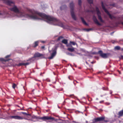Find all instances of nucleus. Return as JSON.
Masks as SVG:
<instances>
[{
	"label": "nucleus",
	"mask_w": 123,
	"mask_h": 123,
	"mask_svg": "<svg viewBox=\"0 0 123 123\" xmlns=\"http://www.w3.org/2000/svg\"><path fill=\"white\" fill-rule=\"evenodd\" d=\"M10 56V55H8L6 56L5 58H7L9 57Z\"/></svg>",
	"instance_id": "nucleus-34"
},
{
	"label": "nucleus",
	"mask_w": 123,
	"mask_h": 123,
	"mask_svg": "<svg viewBox=\"0 0 123 123\" xmlns=\"http://www.w3.org/2000/svg\"><path fill=\"white\" fill-rule=\"evenodd\" d=\"M101 6L103 10L105 11V12L109 15V18L111 19H112V16L109 13L108 11L106 9L104 5L103 2L102 1L101 2Z\"/></svg>",
	"instance_id": "nucleus-8"
},
{
	"label": "nucleus",
	"mask_w": 123,
	"mask_h": 123,
	"mask_svg": "<svg viewBox=\"0 0 123 123\" xmlns=\"http://www.w3.org/2000/svg\"><path fill=\"white\" fill-rule=\"evenodd\" d=\"M37 118L39 119L42 120L44 121H46L47 120H50L48 122L50 123H52L53 121L55 120L54 117L48 116H44L43 117H38Z\"/></svg>",
	"instance_id": "nucleus-3"
},
{
	"label": "nucleus",
	"mask_w": 123,
	"mask_h": 123,
	"mask_svg": "<svg viewBox=\"0 0 123 123\" xmlns=\"http://www.w3.org/2000/svg\"><path fill=\"white\" fill-rule=\"evenodd\" d=\"M95 119V118L93 119V122L92 123H96L97 122H95L94 121V120Z\"/></svg>",
	"instance_id": "nucleus-32"
},
{
	"label": "nucleus",
	"mask_w": 123,
	"mask_h": 123,
	"mask_svg": "<svg viewBox=\"0 0 123 123\" xmlns=\"http://www.w3.org/2000/svg\"><path fill=\"white\" fill-rule=\"evenodd\" d=\"M93 21L95 23L99 25H101V24L99 23L98 20H97L96 17L94 16H93L92 17Z\"/></svg>",
	"instance_id": "nucleus-11"
},
{
	"label": "nucleus",
	"mask_w": 123,
	"mask_h": 123,
	"mask_svg": "<svg viewBox=\"0 0 123 123\" xmlns=\"http://www.w3.org/2000/svg\"><path fill=\"white\" fill-rule=\"evenodd\" d=\"M120 50L121 51H123V48L121 49Z\"/></svg>",
	"instance_id": "nucleus-41"
},
{
	"label": "nucleus",
	"mask_w": 123,
	"mask_h": 123,
	"mask_svg": "<svg viewBox=\"0 0 123 123\" xmlns=\"http://www.w3.org/2000/svg\"><path fill=\"white\" fill-rule=\"evenodd\" d=\"M95 122L102 121V123H105L109 122V119L107 118H106L105 117H102L96 118H95L94 120Z\"/></svg>",
	"instance_id": "nucleus-6"
},
{
	"label": "nucleus",
	"mask_w": 123,
	"mask_h": 123,
	"mask_svg": "<svg viewBox=\"0 0 123 123\" xmlns=\"http://www.w3.org/2000/svg\"><path fill=\"white\" fill-rule=\"evenodd\" d=\"M70 7L71 9V14L72 18L74 20H77V18L74 11V4L73 2H72L70 4Z\"/></svg>",
	"instance_id": "nucleus-5"
},
{
	"label": "nucleus",
	"mask_w": 123,
	"mask_h": 123,
	"mask_svg": "<svg viewBox=\"0 0 123 123\" xmlns=\"http://www.w3.org/2000/svg\"><path fill=\"white\" fill-rule=\"evenodd\" d=\"M114 49L115 50H119L120 49V47L119 46H117L115 47Z\"/></svg>",
	"instance_id": "nucleus-19"
},
{
	"label": "nucleus",
	"mask_w": 123,
	"mask_h": 123,
	"mask_svg": "<svg viewBox=\"0 0 123 123\" xmlns=\"http://www.w3.org/2000/svg\"><path fill=\"white\" fill-rule=\"evenodd\" d=\"M70 43L71 45H74L76 44V43L75 42H73L70 41Z\"/></svg>",
	"instance_id": "nucleus-22"
},
{
	"label": "nucleus",
	"mask_w": 123,
	"mask_h": 123,
	"mask_svg": "<svg viewBox=\"0 0 123 123\" xmlns=\"http://www.w3.org/2000/svg\"><path fill=\"white\" fill-rule=\"evenodd\" d=\"M68 79L70 80H72L73 79V77L71 76H69L68 77Z\"/></svg>",
	"instance_id": "nucleus-30"
},
{
	"label": "nucleus",
	"mask_w": 123,
	"mask_h": 123,
	"mask_svg": "<svg viewBox=\"0 0 123 123\" xmlns=\"http://www.w3.org/2000/svg\"><path fill=\"white\" fill-rule=\"evenodd\" d=\"M64 61H65V60H63Z\"/></svg>",
	"instance_id": "nucleus-51"
},
{
	"label": "nucleus",
	"mask_w": 123,
	"mask_h": 123,
	"mask_svg": "<svg viewBox=\"0 0 123 123\" xmlns=\"http://www.w3.org/2000/svg\"><path fill=\"white\" fill-rule=\"evenodd\" d=\"M80 18L82 21V22L84 24L86 25H88V24L86 22L84 19L82 17H81Z\"/></svg>",
	"instance_id": "nucleus-15"
},
{
	"label": "nucleus",
	"mask_w": 123,
	"mask_h": 123,
	"mask_svg": "<svg viewBox=\"0 0 123 123\" xmlns=\"http://www.w3.org/2000/svg\"><path fill=\"white\" fill-rule=\"evenodd\" d=\"M110 104V103H108V105H109Z\"/></svg>",
	"instance_id": "nucleus-47"
},
{
	"label": "nucleus",
	"mask_w": 123,
	"mask_h": 123,
	"mask_svg": "<svg viewBox=\"0 0 123 123\" xmlns=\"http://www.w3.org/2000/svg\"><path fill=\"white\" fill-rule=\"evenodd\" d=\"M21 113L24 115H30L29 114H28L27 113L24 112H22Z\"/></svg>",
	"instance_id": "nucleus-26"
},
{
	"label": "nucleus",
	"mask_w": 123,
	"mask_h": 123,
	"mask_svg": "<svg viewBox=\"0 0 123 123\" xmlns=\"http://www.w3.org/2000/svg\"><path fill=\"white\" fill-rule=\"evenodd\" d=\"M9 118L10 119H15L22 120L23 119V118L18 116H9Z\"/></svg>",
	"instance_id": "nucleus-10"
},
{
	"label": "nucleus",
	"mask_w": 123,
	"mask_h": 123,
	"mask_svg": "<svg viewBox=\"0 0 123 123\" xmlns=\"http://www.w3.org/2000/svg\"><path fill=\"white\" fill-rule=\"evenodd\" d=\"M96 10L97 12V13L98 16V19L100 20L101 22L103 23H104V20L102 19L101 16V13L100 12L98 8L97 7H96Z\"/></svg>",
	"instance_id": "nucleus-7"
},
{
	"label": "nucleus",
	"mask_w": 123,
	"mask_h": 123,
	"mask_svg": "<svg viewBox=\"0 0 123 123\" xmlns=\"http://www.w3.org/2000/svg\"><path fill=\"white\" fill-rule=\"evenodd\" d=\"M67 8V6L66 5H64L61 6L60 8V9L61 10H64Z\"/></svg>",
	"instance_id": "nucleus-17"
},
{
	"label": "nucleus",
	"mask_w": 123,
	"mask_h": 123,
	"mask_svg": "<svg viewBox=\"0 0 123 123\" xmlns=\"http://www.w3.org/2000/svg\"><path fill=\"white\" fill-rule=\"evenodd\" d=\"M16 85L15 84L13 83L12 85V87L13 89H15V87H16Z\"/></svg>",
	"instance_id": "nucleus-27"
},
{
	"label": "nucleus",
	"mask_w": 123,
	"mask_h": 123,
	"mask_svg": "<svg viewBox=\"0 0 123 123\" xmlns=\"http://www.w3.org/2000/svg\"><path fill=\"white\" fill-rule=\"evenodd\" d=\"M73 122H74L75 123H79V122H76L75 121H73Z\"/></svg>",
	"instance_id": "nucleus-40"
},
{
	"label": "nucleus",
	"mask_w": 123,
	"mask_h": 123,
	"mask_svg": "<svg viewBox=\"0 0 123 123\" xmlns=\"http://www.w3.org/2000/svg\"><path fill=\"white\" fill-rule=\"evenodd\" d=\"M87 1L89 4H92L93 3V0H87Z\"/></svg>",
	"instance_id": "nucleus-24"
},
{
	"label": "nucleus",
	"mask_w": 123,
	"mask_h": 123,
	"mask_svg": "<svg viewBox=\"0 0 123 123\" xmlns=\"http://www.w3.org/2000/svg\"><path fill=\"white\" fill-rule=\"evenodd\" d=\"M67 50L70 52H73L74 51V48L72 47V48H68Z\"/></svg>",
	"instance_id": "nucleus-16"
},
{
	"label": "nucleus",
	"mask_w": 123,
	"mask_h": 123,
	"mask_svg": "<svg viewBox=\"0 0 123 123\" xmlns=\"http://www.w3.org/2000/svg\"><path fill=\"white\" fill-rule=\"evenodd\" d=\"M56 51L55 50H54L53 51V52L51 54L50 56L49 57V59H52L56 55Z\"/></svg>",
	"instance_id": "nucleus-13"
},
{
	"label": "nucleus",
	"mask_w": 123,
	"mask_h": 123,
	"mask_svg": "<svg viewBox=\"0 0 123 123\" xmlns=\"http://www.w3.org/2000/svg\"><path fill=\"white\" fill-rule=\"evenodd\" d=\"M30 13V14H26L23 12L21 13L20 16L21 17H25L33 19H39L38 16H40L42 18L46 19L48 22L50 21H53L56 23H59L60 24L58 25L61 26H62L63 24L61 22L56 18L48 16L45 14L40 12L38 11L32 10L29 9L28 10Z\"/></svg>",
	"instance_id": "nucleus-1"
},
{
	"label": "nucleus",
	"mask_w": 123,
	"mask_h": 123,
	"mask_svg": "<svg viewBox=\"0 0 123 123\" xmlns=\"http://www.w3.org/2000/svg\"><path fill=\"white\" fill-rule=\"evenodd\" d=\"M78 4L80 7H81V0H78Z\"/></svg>",
	"instance_id": "nucleus-23"
},
{
	"label": "nucleus",
	"mask_w": 123,
	"mask_h": 123,
	"mask_svg": "<svg viewBox=\"0 0 123 123\" xmlns=\"http://www.w3.org/2000/svg\"><path fill=\"white\" fill-rule=\"evenodd\" d=\"M108 88H107L106 89H105V88H103V89L104 90H107V89Z\"/></svg>",
	"instance_id": "nucleus-37"
},
{
	"label": "nucleus",
	"mask_w": 123,
	"mask_h": 123,
	"mask_svg": "<svg viewBox=\"0 0 123 123\" xmlns=\"http://www.w3.org/2000/svg\"><path fill=\"white\" fill-rule=\"evenodd\" d=\"M100 96L101 97H102L103 96V95H101Z\"/></svg>",
	"instance_id": "nucleus-48"
},
{
	"label": "nucleus",
	"mask_w": 123,
	"mask_h": 123,
	"mask_svg": "<svg viewBox=\"0 0 123 123\" xmlns=\"http://www.w3.org/2000/svg\"><path fill=\"white\" fill-rule=\"evenodd\" d=\"M44 55L43 54H40L38 52H37L35 53L34 54V56L31 58L29 60H31L33 58L39 57H41L42 58H44Z\"/></svg>",
	"instance_id": "nucleus-9"
},
{
	"label": "nucleus",
	"mask_w": 123,
	"mask_h": 123,
	"mask_svg": "<svg viewBox=\"0 0 123 123\" xmlns=\"http://www.w3.org/2000/svg\"><path fill=\"white\" fill-rule=\"evenodd\" d=\"M96 99L98 100V98H96Z\"/></svg>",
	"instance_id": "nucleus-49"
},
{
	"label": "nucleus",
	"mask_w": 123,
	"mask_h": 123,
	"mask_svg": "<svg viewBox=\"0 0 123 123\" xmlns=\"http://www.w3.org/2000/svg\"><path fill=\"white\" fill-rule=\"evenodd\" d=\"M63 38V37L62 36H60L58 37V38L57 39V40L58 41H59L60 40L62 39Z\"/></svg>",
	"instance_id": "nucleus-25"
},
{
	"label": "nucleus",
	"mask_w": 123,
	"mask_h": 123,
	"mask_svg": "<svg viewBox=\"0 0 123 123\" xmlns=\"http://www.w3.org/2000/svg\"><path fill=\"white\" fill-rule=\"evenodd\" d=\"M77 82V83H78V82L77 81H76V80H75L74 81V82Z\"/></svg>",
	"instance_id": "nucleus-39"
},
{
	"label": "nucleus",
	"mask_w": 123,
	"mask_h": 123,
	"mask_svg": "<svg viewBox=\"0 0 123 123\" xmlns=\"http://www.w3.org/2000/svg\"><path fill=\"white\" fill-rule=\"evenodd\" d=\"M121 57L122 58H123V56L122 55H121Z\"/></svg>",
	"instance_id": "nucleus-43"
},
{
	"label": "nucleus",
	"mask_w": 123,
	"mask_h": 123,
	"mask_svg": "<svg viewBox=\"0 0 123 123\" xmlns=\"http://www.w3.org/2000/svg\"><path fill=\"white\" fill-rule=\"evenodd\" d=\"M66 46H67V47H72V46L71 45V44H70V43L69 44H68V43L66 44Z\"/></svg>",
	"instance_id": "nucleus-29"
},
{
	"label": "nucleus",
	"mask_w": 123,
	"mask_h": 123,
	"mask_svg": "<svg viewBox=\"0 0 123 123\" xmlns=\"http://www.w3.org/2000/svg\"><path fill=\"white\" fill-rule=\"evenodd\" d=\"M118 118H120V117L123 116V109L118 112Z\"/></svg>",
	"instance_id": "nucleus-14"
},
{
	"label": "nucleus",
	"mask_w": 123,
	"mask_h": 123,
	"mask_svg": "<svg viewBox=\"0 0 123 123\" xmlns=\"http://www.w3.org/2000/svg\"><path fill=\"white\" fill-rule=\"evenodd\" d=\"M114 33V32H113L112 33H111H111Z\"/></svg>",
	"instance_id": "nucleus-50"
},
{
	"label": "nucleus",
	"mask_w": 123,
	"mask_h": 123,
	"mask_svg": "<svg viewBox=\"0 0 123 123\" xmlns=\"http://www.w3.org/2000/svg\"><path fill=\"white\" fill-rule=\"evenodd\" d=\"M86 30L88 31H89L92 30V28H89V29H85Z\"/></svg>",
	"instance_id": "nucleus-28"
},
{
	"label": "nucleus",
	"mask_w": 123,
	"mask_h": 123,
	"mask_svg": "<svg viewBox=\"0 0 123 123\" xmlns=\"http://www.w3.org/2000/svg\"><path fill=\"white\" fill-rule=\"evenodd\" d=\"M41 42L42 43H45V41H41Z\"/></svg>",
	"instance_id": "nucleus-38"
},
{
	"label": "nucleus",
	"mask_w": 123,
	"mask_h": 123,
	"mask_svg": "<svg viewBox=\"0 0 123 123\" xmlns=\"http://www.w3.org/2000/svg\"><path fill=\"white\" fill-rule=\"evenodd\" d=\"M2 15V14L1 13H0V15Z\"/></svg>",
	"instance_id": "nucleus-45"
},
{
	"label": "nucleus",
	"mask_w": 123,
	"mask_h": 123,
	"mask_svg": "<svg viewBox=\"0 0 123 123\" xmlns=\"http://www.w3.org/2000/svg\"><path fill=\"white\" fill-rule=\"evenodd\" d=\"M91 63H92V64H93V63H94V62H91Z\"/></svg>",
	"instance_id": "nucleus-44"
},
{
	"label": "nucleus",
	"mask_w": 123,
	"mask_h": 123,
	"mask_svg": "<svg viewBox=\"0 0 123 123\" xmlns=\"http://www.w3.org/2000/svg\"><path fill=\"white\" fill-rule=\"evenodd\" d=\"M121 24H122L123 25V22H121Z\"/></svg>",
	"instance_id": "nucleus-42"
},
{
	"label": "nucleus",
	"mask_w": 123,
	"mask_h": 123,
	"mask_svg": "<svg viewBox=\"0 0 123 123\" xmlns=\"http://www.w3.org/2000/svg\"><path fill=\"white\" fill-rule=\"evenodd\" d=\"M4 2L6 4L9 6H11V4H13L14 6L13 7L9 8V9L12 11L13 12L16 13H20V11L16 6L14 5V3L12 1L9 0H3Z\"/></svg>",
	"instance_id": "nucleus-2"
},
{
	"label": "nucleus",
	"mask_w": 123,
	"mask_h": 123,
	"mask_svg": "<svg viewBox=\"0 0 123 123\" xmlns=\"http://www.w3.org/2000/svg\"><path fill=\"white\" fill-rule=\"evenodd\" d=\"M68 55H69L72 56H74V55L72 53H68Z\"/></svg>",
	"instance_id": "nucleus-31"
},
{
	"label": "nucleus",
	"mask_w": 123,
	"mask_h": 123,
	"mask_svg": "<svg viewBox=\"0 0 123 123\" xmlns=\"http://www.w3.org/2000/svg\"><path fill=\"white\" fill-rule=\"evenodd\" d=\"M93 54H99L100 56L103 58H107L111 54L109 53H104L102 50H99L98 52H94Z\"/></svg>",
	"instance_id": "nucleus-4"
},
{
	"label": "nucleus",
	"mask_w": 123,
	"mask_h": 123,
	"mask_svg": "<svg viewBox=\"0 0 123 123\" xmlns=\"http://www.w3.org/2000/svg\"><path fill=\"white\" fill-rule=\"evenodd\" d=\"M62 42L65 44H66L68 43L67 40L66 39H64L62 41Z\"/></svg>",
	"instance_id": "nucleus-18"
},
{
	"label": "nucleus",
	"mask_w": 123,
	"mask_h": 123,
	"mask_svg": "<svg viewBox=\"0 0 123 123\" xmlns=\"http://www.w3.org/2000/svg\"><path fill=\"white\" fill-rule=\"evenodd\" d=\"M41 48L42 49H44L45 48L44 46H42L41 47Z\"/></svg>",
	"instance_id": "nucleus-35"
},
{
	"label": "nucleus",
	"mask_w": 123,
	"mask_h": 123,
	"mask_svg": "<svg viewBox=\"0 0 123 123\" xmlns=\"http://www.w3.org/2000/svg\"><path fill=\"white\" fill-rule=\"evenodd\" d=\"M29 64V63H25L24 65H28Z\"/></svg>",
	"instance_id": "nucleus-33"
},
{
	"label": "nucleus",
	"mask_w": 123,
	"mask_h": 123,
	"mask_svg": "<svg viewBox=\"0 0 123 123\" xmlns=\"http://www.w3.org/2000/svg\"><path fill=\"white\" fill-rule=\"evenodd\" d=\"M104 102V100H102L101 101H99V103H103Z\"/></svg>",
	"instance_id": "nucleus-36"
},
{
	"label": "nucleus",
	"mask_w": 123,
	"mask_h": 123,
	"mask_svg": "<svg viewBox=\"0 0 123 123\" xmlns=\"http://www.w3.org/2000/svg\"><path fill=\"white\" fill-rule=\"evenodd\" d=\"M9 60L8 59L6 60L3 58H0V61H1L6 62L8 61Z\"/></svg>",
	"instance_id": "nucleus-20"
},
{
	"label": "nucleus",
	"mask_w": 123,
	"mask_h": 123,
	"mask_svg": "<svg viewBox=\"0 0 123 123\" xmlns=\"http://www.w3.org/2000/svg\"><path fill=\"white\" fill-rule=\"evenodd\" d=\"M25 63H19L17 65V66H20L22 65H24Z\"/></svg>",
	"instance_id": "nucleus-21"
},
{
	"label": "nucleus",
	"mask_w": 123,
	"mask_h": 123,
	"mask_svg": "<svg viewBox=\"0 0 123 123\" xmlns=\"http://www.w3.org/2000/svg\"><path fill=\"white\" fill-rule=\"evenodd\" d=\"M86 123H88V122L87 121H86Z\"/></svg>",
	"instance_id": "nucleus-46"
},
{
	"label": "nucleus",
	"mask_w": 123,
	"mask_h": 123,
	"mask_svg": "<svg viewBox=\"0 0 123 123\" xmlns=\"http://www.w3.org/2000/svg\"><path fill=\"white\" fill-rule=\"evenodd\" d=\"M39 41H37L34 42L32 44V47L34 48H35L38 46L39 45Z\"/></svg>",
	"instance_id": "nucleus-12"
}]
</instances>
